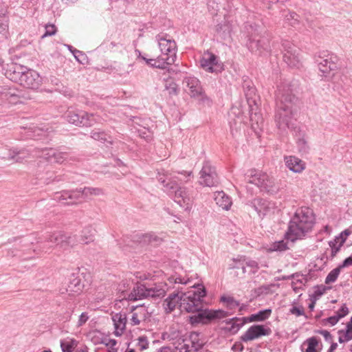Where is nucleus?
<instances>
[{
    "mask_svg": "<svg viewBox=\"0 0 352 352\" xmlns=\"http://www.w3.org/2000/svg\"><path fill=\"white\" fill-rule=\"evenodd\" d=\"M276 96L277 110L275 120L279 130L285 132L293 126V109L296 98L287 85L278 87Z\"/></svg>",
    "mask_w": 352,
    "mask_h": 352,
    "instance_id": "nucleus-1",
    "label": "nucleus"
},
{
    "mask_svg": "<svg viewBox=\"0 0 352 352\" xmlns=\"http://www.w3.org/2000/svg\"><path fill=\"white\" fill-rule=\"evenodd\" d=\"M315 217L311 209L302 207L297 209L289 221L285 239L294 242L306 236L313 229Z\"/></svg>",
    "mask_w": 352,
    "mask_h": 352,
    "instance_id": "nucleus-2",
    "label": "nucleus"
},
{
    "mask_svg": "<svg viewBox=\"0 0 352 352\" xmlns=\"http://www.w3.org/2000/svg\"><path fill=\"white\" fill-rule=\"evenodd\" d=\"M163 173H158V181L163 184L165 190L170 194H173L174 201L186 210L192 208L193 199L191 194L184 187H179L175 182H166V177L168 175V172L162 170Z\"/></svg>",
    "mask_w": 352,
    "mask_h": 352,
    "instance_id": "nucleus-3",
    "label": "nucleus"
},
{
    "mask_svg": "<svg viewBox=\"0 0 352 352\" xmlns=\"http://www.w3.org/2000/svg\"><path fill=\"white\" fill-rule=\"evenodd\" d=\"M195 337L196 335H192L190 339H184L181 332L173 327L162 334L164 340L171 342L175 346V352H197L201 344L194 342Z\"/></svg>",
    "mask_w": 352,
    "mask_h": 352,
    "instance_id": "nucleus-4",
    "label": "nucleus"
},
{
    "mask_svg": "<svg viewBox=\"0 0 352 352\" xmlns=\"http://www.w3.org/2000/svg\"><path fill=\"white\" fill-rule=\"evenodd\" d=\"M11 80L19 83L25 88H37L41 82L38 74L33 70L23 71L21 65H14L12 71L7 73Z\"/></svg>",
    "mask_w": 352,
    "mask_h": 352,
    "instance_id": "nucleus-5",
    "label": "nucleus"
},
{
    "mask_svg": "<svg viewBox=\"0 0 352 352\" xmlns=\"http://www.w3.org/2000/svg\"><path fill=\"white\" fill-rule=\"evenodd\" d=\"M206 292L204 286L197 285V290L190 289L186 292H182V301L179 302V309L188 313H195L202 307L203 298Z\"/></svg>",
    "mask_w": 352,
    "mask_h": 352,
    "instance_id": "nucleus-6",
    "label": "nucleus"
},
{
    "mask_svg": "<svg viewBox=\"0 0 352 352\" xmlns=\"http://www.w3.org/2000/svg\"><path fill=\"white\" fill-rule=\"evenodd\" d=\"M195 315L190 317V321L192 324L201 323L208 324L212 321L223 319L230 314L223 309H209L199 308L195 312Z\"/></svg>",
    "mask_w": 352,
    "mask_h": 352,
    "instance_id": "nucleus-7",
    "label": "nucleus"
},
{
    "mask_svg": "<svg viewBox=\"0 0 352 352\" xmlns=\"http://www.w3.org/2000/svg\"><path fill=\"white\" fill-rule=\"evenodd\" d=\"M166 291L159 287H146L144 285L138 284L126 298L128 300L135 301L146 298L162 297Z\"/></svg>",
    "mask_w": 352,
    "mask_h": 352,
    "instance_id": "nucleus-8",
    "label": "nucleus"
},
{
    "mask_svg": "<svg viewBox=\"0 0 352 352\" xmlns=\"http://www.w3.org/2000/svg\"><path fill=\"white\" fill-rule=\"evenodd\" d=\"M156 40L162 54L168 56V60L175 62L177 52V45L175 40L167 34H158L156 36Z\"/></svg>",
    "mask_w": 352,
    "mask_h": 352,
    "instance_id": "nucleus-9",
    "label": "nucleus"
},
{
    "mask_svg": "<svg viewBox=\"0 0 352 352\" xmlns=\"http://www.w3.org/2000/svg\"><path fill=\"white\" fill-rule=\"evenodd\" d=\"M248 183L258 186L261 190L272 191L274 186V180L265 173L252 170Z\"/></svg>",
    "mask_w": 352,
    "mask_h": 352,
    "instance_id": "nucleus-10",
    "label": "nucleus"
},
{
    "mask_svg": "<svg viewBox=\"0 0 352 352\" xmlns=\"http://www.w3.org/2000/svg\"><path fill=\"white\" fill-rule=\"evenodd\" d=\"M200 65L203 69L209 73H220L223 70V64L219 61L216 55L206 52L200 60Z\"/></svg>",
    "mask_w": 352,
    "mask_h": 352,
    "instance_id": "nucleus-11",
    "label": "nucleus"
},
{
    "mask_svg": "<svg viewBox=\"0 0 352 352\" xmlns=\"http://www.w3.org/2000/svg\"><path fill=\"white\" fill-rule=\"evenodd\" d=\"M50 248L59 246L63 248H66L69 246H72V237L63 234L60 231L48 232L45 236V243Z\"/></svg>",
    "mask_w": 352,
    "mask_h": 352,
    "instance_id": "nucleus-12",
    "label": "nucleus"
},
{
    "mask_svg": "<svg viewBox=\"0 0 352 352\" xmlns=\"http://www.w3.org/2000/svg\"><path fill=\"white\" fill-rule=\"evenodd\" d=\"M67 120L76 126H91L96 122L93 114H88L85 112H76L73 110H69L66 114Z\"/></svg>",
    "mask_w": 352,
    "mask_h": 352,
    "instance_id": "nucleus-13",
    "label": "nucleus"
},
{
    "mask_svg": "<svg viewBox=\"0 0 352 352\" xmlns=\"http://www.w3.org/2000/svg\"><path fill=\"white\" fill-rule=\"evenodd\" d=\"M199 183L205 186H213L217 183V177L214 168L210 162H205L199 173Z\"/></svg>",
    "mask_w": 352,
    "mask_h": 352,
    "instance_id": "nucleus-14",
    "label": "nucleus"
},
{
    "mask_svg": "<svg viewBox=\"0 0 352 352\" xmlns=\"http://www.w3.org/2000/svg\"><path fill=\"white\" fill-rule=\"evenodd\" d=\"M272 331L270 328L261 324L251 326L241 337L243 342H249L261 338V336H269Z\"/></svg>",
    "mask_w": 352,
    "mask_h": 352,
    "instance_id": "nucleus-15",
    "label": "nucleus"
},
{
    "mask_svg": "<svg viewBox=\"0 0 352 352\" xmlns=\"http://www.w3.org/2000/svg\"><path fill=\"white\" fill-rule=\"evenodd\" d=\"M283 59L290 67H298L300 62L298 49L293 44H284Z\"/></svg>",
    "mask_w": 352,
    "mask_h": 352,
    "instance_id": "nucleus-16",
    "label": "nucleus"
},
{
    "mask_svg": "<svg viewBox=\"0 0 352 352\" xmlns=\"http://www.w3.org/2000/svg\"><path fill=\"white\" fill-rule=\"evenodd\" d=\"M150 317L148 307L144 305L133 307L131 309L129 324L132 326L140 324Z\"/></svg>",
    "mask_w": 352,
    "mask_h": 352,
    "instance_id": "nucleus-17",
    "label": "nucleus"
},
{
    "mask_svg": "<svg viewBox=\"0 0 352 352\" xmlns=\"http://www.w3.org/2000/svg\"><path fill=\"white\" fill-rule=\"evenodd\" d=\"M183 86L186 92L191 97H197L201 95L203 89L198 78L194 76H186L183 80Z\"/></svg>",
    "mask_w": 352,
    "mask_h": 352,
    "instance_id": "nucleus-18",
    "label": "nucleus"
},
{
    "mask_svg": "<svg viewBox=\"0 0 352 352\" xmlns=\"http://www.w3.org/2000/svg\"><path fill=\"white\" fill-rule=\"evenodd\" d=\"M83 284L80 278L74 276L70 279L67 286L60 289L61 294L67 293L69 296L74 297L79 295L83 289Z\"/></svg>",
    "mask_w": 352,
    "mask_h": 352,
    "instance_id": "nucleus-19",
    "label": "nucleus"
},
{
    "mask_svg": "<svg viewBox=\"0 0 352 352\" xmlns=\"http://www.w3.org/2000/svg\"><path fill=\"white\" fill-rule=\"evenodd\" d=\"M284 162L286 166L292 172L296 173H302L306 167V164L302 160L296 156H285Z\"/></svg>",
    "mask_w": 352,
    "mask_h": 352,
    "instance_id": "nucleus-20",
    "label": "nucleus"
},
{
    "mask_svg": "<svg viewBox=\"0 0 352 352\" xmlns=\"http://www.w3.org/2000/svg\"><path fill=\"white\" fill-rule=\"evenodd\" d=\"M69 157L67 153L60 152L56 149L50 148H45V161L51 164L63 163Z\"/></svg>",
    "mask_w": 352,
    "mask_h": 352,
    "instance_id": "nucleus-21",
    "label": "nucleus"
},
{
    "mask_svg": "<svg viewBox=\"0 0 352 352\" xmlns=\"http://www.w3.org/2000/svg\"><path fill=\"white\" fill-rule=\"evenodd\" d=\"M245 322V318H233L223 322L224 323V326L222 327V329L230 333L231 334H235L239 331Z\"/></svg>",
    "mask_w": 352,
    "mask_h": 352,
    "instance_id": "nucleus-22",
    "label": "nucleus"
},
{
    "mask_svg": "<svg viewBox=\"0 0 352 352\" xmlns=\"http://www.w3.org/2000/svg\"><path fill=\"white\" fill-rule=\"evenodd\" d=\"M182 301V292L170 294L165 299L163 306L166 313H170L177 307L179 308V302Z\"/></svg>",
    "mask_w": 352,
    "mask_h": 352,
    "instance_id": "nucleus-23",
    "label": "nucleus"
},
{
    "mask_svg": "<svg viewBox=\"0 0 352 352\" xmlns=\"http://www.w3.org/2000/svg\"><path fill=\"white\" fill-rule=\"evenodd\" d=\"M112 320L115 328L114 334L116 336H120L124 333L127 318L125 314L118 313L113 316Z\"/></svg>",
    "mask_w": 352,
    "mask_h": 352,
    "instance_id": "nucleus-24",
    "label": "nucleus"
},
{
    "mask_svg": "<svg viewBox=\"0 0 352 352\" xmlns=\"http://www.w3.org/2000/svg\"><path fill=\"white\" fill-rule=\"evenodd\" d=\"M248 46L252 52L261 53L262 50H267L268 49L269 41L265 38H250Z\"/></svg>",
    "mask_w": 352,
    "mask_h": 352,
    "instance_id": "nucleus-25",
    "label": "nucleus"
},
{
    "mask_svg": "<svg viewBox=\"0 0 352 352\" xmlns=\"http://www.w3.org/2000/svg\"><path fill=\"white\" fill-rule=\"evenodd\" d=\"M142 58L146 61L148 65L162 69H166L168 65H170L175 63L168 60V56H163V54L158 56L156 58H146L144 56H142Z\"/></svg>",
    "mask_w": 352,
    "mask_h": 352,
    "instance_id": "nucleus-26",
    "label": "nucleus"
},
{
    "mask_svg": "<svg viewBox=\"0 0 352 352\" xmlns=\"http://www.w3.org/2000/svg\"><path fill=\"white\" fill-rule=\"evenodd\" d=\"M214 199L216 204L226 210H228L232 204L231 198L223 191L214 192Z\"/></svg>",
    "mask_w": 352,
    "mask_h": 352,
    "instance_id": "nucleus-27",
    "label": "nucleus"
},
{
    "mask_svg": "<svg viewBox=\"0 0 352 352\" xmlns=\"http://www.w3.org/2000/svg\"><path fill=\"white\" fill-rule=\"evenodd\" d=\"M95 230L91 226H85L81 232L80 242L88 245L94 241Z\"/></svg>",
    "mask_w": 352,
    "mask_h": 352,
    "instance_id": "nucleus-28",
    "label": "nucleus"
},
{
    "mask_svg": "<svg viewBox=\"0 0 352 352\" xmlns=\"http://www.w3.org/2000/svg\"><path fill=\"white\" fill-rule=\"evenodd\" d=\"M302 350L305 352H320L318 340L316 337H311L305 340L302 344Z\"/></svg>",
    "mask_w": 352,
    "mask_h": 352,
    "instance_id": "nucleus-29",
    "label": "nucleus"
},
{
    "mask_svg": "<svg viewBox=\"0 0 352 352\" xmlns=\"http://www.w3.org/2000/svg\"><path fill=\"white\" fill-rule=\"evenodd\" d=\"M271 204L263 199H256L254 201V206L259 215H265L271 208Z\"/></svg>",
    "mask_w": 352,
    "mask_h": 352,
    "instance_id": "nucleus-30",
    "label": "nucleus"
},
{
    "mask_svg": "<svg viewBox=\"0 0 352 352\" xmlns=\"http://www.w3.org/2000/svg\"><path fill=\"white\" fill-rule=\"evenodd\" d=\"M258 263L256 261L248 258L245 259L244 267H243V274H254L258 272Z\"/></svg>",
    "mask_w": 352,
    "mask_h": 352,
    "instance_id": "nucleus-31",
    "label": "nucleus"
},
{
    "mask_svg": "<svg viewBox=\"0 0 352 352\" xmlns=\"http://www.w3.org/2000/svg\"><path fill=\"white\" fill-rule=\"evenodd\" d=\"M272 313L271 309H265L258 311L256 314H252L248 318L246 319V321L248 322H261L267 319Z\"/></svg>",
    "mask_w": 352,
    "mask_h": 352,
    "instance_id": "nucleus-32",
    "label": "nucleus"
},
{
    "mask_svg": "<svg viewBox=\"0 0 352 352\" xmlns=\"http://www.w3.org/2000/svg\"><path fill=\"white\" fill-rule=\"evenodd\" d=\"M338 340L340 343L348 342L352 340V317L350 321L346 324V328L345 332L340 331Z\"/></svg>",
    "mask_w": 352,
    "mask_h": 352,
    "instance_id": "nucleus-33",
    "label": "nucleus"
},
{
    "mask_svg": "<svg viewBox=\"0 0 352 352\" xmlns=\"http://www.w3.org/2000/svg\"><path fill=\"white\" fill-rule=\"evenodd\" d=\"M335 64L327 59L322 60L318 64L319 70L323 76H327L335 67Z\"/></svg>",
    "mask_w": 352,
    "mask_h": 352,
    "instance_id": "nucleus-34",
    "label": "nucleus"
},
{
    "mask_svg": "<svg viewBox=\"0 0 352 352\" xmlns=\"http://www.w3.org/2000/svg\"><path fill=\"white\" fill-rule=\"evenodd\" d=\"M344 243V239H340L338 236H336L333 241L329 242V246L331 248V255L333 256L336 255Z\"/></svg>",
    "mask_w": 352,
    "mask_h": 352,
    "instance_id": "nucleus-35",
    "label": "nucleus"
},
{
    "mask_svg": "<svg viewBox=\"0 0 352 352\" xmlns=\"http://www.w3.org/2000/svg\"><path fill=\"white\" fill-rule=\"evenodd\" d=\"M221 302H223L229 310L235 309L239 306V302L231 296H221Z\"/></svg>",
    "mask_w": 352,
    "mask_h": 352,
    "instance_id": "nucleus-36",
    "label": "nucleus"
},
{
    "mask_svg": "<svg viewBox=\"0 0 352 352\" xmlns=\"http://www.w3.org/2000/svg\"><path fill=\"white\" fill-rule=\"evenodd\" d=\"M67 195V190L62 191L60 192H56L54 195V199L63 204L73 205L74 202L70 201L69 198L68 197Z\"/></svg>",
    "mask_w": 352,
    "mask_h": 352,
    "instance_id": "nucleus-37",
    "label": "nucleus"
},
{
    "mask_svg": "<svg viewBox=\"0 0 352 352\" xmlns=\"http://www.w3.org/2000/svg\"><path fill=\"white\" fill-rule=\"evenodd\" d=\"M340 269L341 266L331 270L326 277L325 283L330 284L334 283L336 280L338 275L340 274Z\"/></svg>",
    "mask_w": 352,
    "mask_h": 352,
    "instance_id": "nucleus-38",
    "label": "nucleus"
},
{
    "mask_svg": "<svg viewBox=\"0 0 352 352\" xmlns=\"http://www.w3.org/2000/svg\"><path fill=\"white\" fill-rule=\"evenodd\" d=\"M82 188L76 189L75 190L68 191V197L69 198L70 201H73L74 204H76V201L82 198L84 196L82 192Z\"/></svg>",
    "mask_w": 352,
    "mask_h": 352,
    "instance_id": "nucleus-39",
    "label": "nucleus"
},
{
    "mask_svg": "<svg viewBox=\"0 0 352 352\" xmlns=\"http://www.w3.org/2000/svg\"><path fill=\"white\" fill-rule=\"evenodd\" d=\"M82 194H84L85 197H88L89 195H100L102 194V191L100 188H90L85 187L82 189Z\"/></svg>",
    "mask_w": 352,
    "mask_h": 352,
    "instance_id": "nucleus-40",
    "label": "nucleus"
},
{
    "mask_svg": "<svg viewBox=\"0 0 352 352\" xmlns=\"http://www.w3.org/2000/svg\"><path fill=\"white\" fill-rule=\"evenodd\" d=\"M285 20L292 26L299 23V16L295 12H289L285 17Z\"/></svg>",
    "mask_w": 352,
    "mask_h": 352,
    "instance_id": "nucleus-41",
    "label": "nucleus"
},
{
    "mask_svg": "<svg viewBox=\"0 0 352 352\" xmlns=\"http://www.w3.org/2000/svg\"><path fill=\"white\" fill-rule=\"evenodd\" d=\"M76 341L74 340H72L70 341H65L62 342L60 346L62 349L63 352H72V350L76 346Z\"/></svg>",
    "mask_w": 352,
    "mask_h": 352,
    "instance_id": "nucleus-42",
    "label": "nucleus"
},
{
    "mask_svg": "<svg viewBox=\"0 0 352 352\" xmlns=\"http://www.w3.org/2000/svg\"><path fill=\"white\" fill-rule=\"evenodd\" d=\"M272 250L273 251H284L288 249L287 243L283 240L276 241L272 245Z\"/></svg>",
    "mask_w": 352,
    "mask_h": 352,
    "instance_id": "nucleus-43",
    "label": "nucleus"
},
{
    "mask_svg": "<svg viewBox=\"0 0 352 352\" xmlns=\"http://www.w3.org/2000/svg\"><path fill=\"white\" fill-rule=\"evenodd\" d=\"M298 151L302 153H307L309 151V146L307 140L304 138H299L297 141Z\"/></svg>",
    "mask_w": 352,
    "mask_h": 352,
    "instance_id": "nucleus-44",
    "label": "nucleus"
},
{
    "mask_svg": "<svg viewBox=\"0 0 352 352\" xmlns=\"http://www.w3.org/2000/svg\"><path fill=\"white\" fill-rule=\"evenodd\" d=\"M165 88L170 95H176L177 94V85L172 80L166 81Z\"/></svg>",
    "mask_w": 352,
    "mask_h": 352,
    "instance_id": "nucleus-45",
    "label": "nucleus"
},
{
    "mask_svg": "<svg viewBox=\"0 0 352 352\" xmlns=\"http://www.w3.org/2000/svg\"><path fill=\"white\" fill-rule=\"evenodd\" d=\"M245 257H241L239 258H233L232 262L230 264L231 269H241L244 267V263Z\"/></svg>",
    "mask_w": 352,
    "mask_h": 352,
    "instance_id": "nucleus-46",
    "label": "nucleus"
},
{
    "mask_svg": "<svg viewBox=\"0 0 352 352\" xmlns=\"http://www.w3.org/2000/svg\"><path fill=\"white\" fill-rule=\"evenodd\" d=\"M148 340L145 336H140L138 338L137 346L140 350L143 351L148 347Z\"/></svg>",
    "mask_w": 352,
    "mask_h": 352,
    "instance_id": "nucleus-47",
    "label": "nucleus"
},
{
    "mask_svg": "<svg viewBox=\"0 0 352 352\" xmlns=\"http://www.w3.org/2000/svg\"><path fill=\"white\" fill-rule=\"evenodd\" d=\"M168 280L170 283H180V284L186 285L188 283L189 279L188 278L185 279L184 278H181V277L170 276L168 278Z\"/></svg>",
    "mask_w": 352,
    "mask_h": 352,
    "instance_id": "nucleus-48",
    "label": "nucleus"
},
{
    "mask_svg": "<svg viewBox=\"0 0 352 352\" xmlns=\"http://www.w3.org/2000/svg\"><path fill=\"white\" fill-rule=\"evenodd\" d=\"M340 320V316H338L336 314L334 316L329 317L324 320L325 324L329 323L331 326L335 325Z\"/></svg>",
    "mask_w": 352,
    "mask_h": 352,
    "instance_id": "nucleus-49",
    "label": "nucleus"
},
{
    "mask_svg": "<svg viewBox=\"0 0 352 352\" xmlns=\"http://www.w3.org/2000/svg\"><path fill=\"white\" fill-rule=\"evenodd\" d=\"M56 32V28L54 25H45V36H52Z\"/></svg>",
    "mask_w": 352,
    "mask_h": 352,
    "instance_id": "nucleus-50",
    "label": "nucleus"
},
{
    "mask_svg": "<svg viewBox=\"0 0 352 352\" xmlns=\"http://www.w3.org/2000/svg\"><path fill=\"white\" fill-rule=\"evenodd\" d=\"M106 135L102 132H98V131H93L91 133V138L94 140H105Z\"/></svg>",
    "mask_w": 352,
    "mask_h": 352,
    "instance_id": "nucleus-51",
    "label": "nucleus"
},
{
    "mask_svg": "<svg viewBox=\"0 0 352 352\" xmlns=\"http://www.w3.org/2000/svg\"><path fill=\"white\" fill-rule=\"evenodd\" d=\"M290 312L296 315V316H300L304 315V310L302 307H293L290 309Z\"/></svg>",
    "mask_w": 352,
    "mask_h": 352,
    "instance_id": "nucleus-52",
    "label": "nucleus"
},
{
    "mask_svg": "<svg viewBox=\"0 0 352 352\" xmlns=\"http://www.w3.org/2000/svg\"><path fill=\"white\" fill-rule=\"evenodd\" d=\"M349 313L348 308L343 305L337 312L336 314L338 316H340V319L347 315Z\"/></svg>",
    "mask_w": 352,
    "mask_h": 352,
    "instance_id": "nucleus-53",
    "label": "nucleus"
},
{
    "mask_svg": "<svg viewBox=\"0 0 352 352\" xmlns=\"http://www.w3.org/2000/svg\"><path fill=\"white\" fill-rule=\"evenodd\" d=\"M89 319V316L87 313H82L79 317L78 321V326L80 327L83 325Z\"/></svg>",
    "mask_w": 352,
    "mask_h": 352,
    "instance_id": "nucleus-54",
    "label": "nucleus"
},
{
    "mask_svg": "<svg viewBox=\"0 0 352 352\" xmlns=\"http://www.w3.org/2000/svg\"><path fill=\"white\" fill-rule=\"evenodd\" d=\"M269 289H270L269 286H267V285H263V286L257 288L255 290V292L257 294V295H261V294H262L263 293H267Z\"/></svg>",
    "mask_w": 352,
    "mask_h": 352,
    "instance_id": "nucleus-55",
    "label": "nucleus"
},
{
    "mask_svg": "<svg viewBox=\"0 0 352 352\" xmlns=\"http://www.w3.org/2000/svg\"><path fill=\"white\" fill-rule=\"evenodd\" d=\"M106 346L109 347L111 350H116L115 349L116 345L117 344V341L114 339H109L107 343H105Z\"/></svg>",
    "mask_w": 352,
    "mask_h": 352,
    "instance_id": "nucleus-56",
    "label": "nucleus"
},
{
    "mask_svg": "<svg viewBox=\"0 0 352 352\" xmlns=\"http://www.w3.org/2000/svg\"><path fill=\"white\" fill-rule=\"evenodd\" d=\"M351 234V231L348 229L344 230L343 232H342L339 236H338L339 238L342 239H344V241H346L347 237L350 235Z\"/></svg>",
    "mask_w": 352,
    "mask_h": 352,
    "instance_id": "nucleus-57",
    "label": "nucleus"
},
{
    "mask_svg": "<svg viewBox=\"0 0 352 352\" xmlns=\"http://www.w3.org/2000/svg\"><path fill=\"white\" fill-rule=\"evenodd\" d=\"M297 277H298V276L294 277V280L293 282H296L298 285H305V283H306L307 279L302 276H301L300 278H296Z\"/></svg>",
    "mask_w": 352,
    "mask_h": 352,
    "instance_id": "nucleus-58",
    "label": "nucleus"
},
{
    "mask_svg": "<svg viewBox=\"0 0 352 352\" xmlns=\"http://www.w3.org/2000/svg\"><path fill=\"white\" fill-rule=\"evenodd\" d=\"M292 288H293L294 291L296 293H298V290H299V289H300L302 288V286L303 285H298L296 282H292Z\"/></svg>",
    "mask_w": 352,
    "mask_h": 352,
    "instance_id": "nucleus-59",
    "label": "nucleus"
},
{
    "mask_svg": "<svg viewBox=\"0 0 352 352\" xmlns=\"http://www.w3.org/2000/svg\"><path fill=\"white\" fill-rule=\"evenodd\" d=\"M352 265V256H350L347 258H346L343 262V267L348 266Z\"/></svg>",
    "mask_w": 352,
    "mask_h": 352,
    "instance_id": "nucleus-60",
    "label": "nucleus"
},
{
    "mask_svg": "<svg viewBox=\"0 0 352 352\" xmlns=\"http://www.w3.org/2000/svg\"><path fill=\"white\" fill-rule=\"evenodd\" d=\"M320 333L326 339H328L331 337V334L328 331L322 330L320 331Z\"/></svg>",
    "mask_w": 352,
    "mask_h": 352,
    "instance_id": "nucleus-61",
    "label": "nucleus"
},
{
    "mask_svg": "<svg viewBox=\"0 0 352 352\" xmlns=\"http://www.w3.org/2000/svg\"><path fill=\"white\" fill-rule=\"evenodd\" d=\"M337 343H332L327 352H333L337 348Z\"/></svg>",
    "mask_w": 352,
    "mask_h": 352,
    "instance_id": "nucleus-62",
    "label": "nucleus"
},
{
    "mask_svg": "<svg viewBox=\"0 0 352 352\" xmlns=\"http://www.w3.org/2000/svg\"><path fill=\"white\" fill-rule=\"evenodd\" d=\"M133 69V64L128 65V70L126 71V73L129 74L130 72H131Z\"/></svg>",
    "mask_w": 352,
    "mask_h": 352,
    "instance_id": "nucleus-63",
    "label": "nucleus"
},
{
    "mask_svg": "<svg viewBox=\"0 0 352 352\" xmlns=\"http://www.w3.org/2000/svg\"><path fill=\"white\" fill-rule=\"evenodd\" d=\"M160 352H169V349L167 348H162Z\"/></svg>",
    "mask_w": 352,
    "mask_h": 352,
    "instance_id": "nucleus-64",
    "label": "nucleus"
}]
</instances>
